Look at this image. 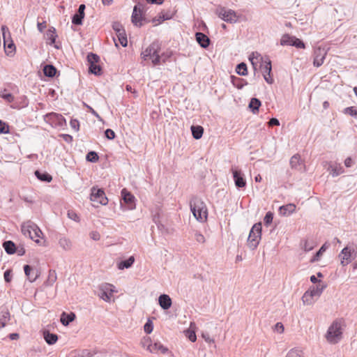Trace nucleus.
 <instances>
[{
    "label": "nucleus",
    "instance_id": "72a5a7b5",
    "mask_svg": "<svg viewBox=\"0 0 357 357\" xmlns=\"http://www.w3.org/2000/svg\"><path fill=\"white\" fill-rule=\"evenodd\" d=\"M84 13H77L72 17V23L75 25H82L83 24V20L84 18Z\"/></svg>",
    "mask_w": 357,
    "mask_h": 357
},
{
    "label": "nucleus",
    "instance_id": "cd10ccee",
    "mask_svg": "<svg viewBox=\"0 0 357 357\" xmlns=\"http://www.w3.org/2000/svg\"><path fill=\"white\" fill-rule=\"evenodd\" d=\"M56 71V68L52 64H47L43 68V73L48 77H54Z\"/></svg>",
    "mask_w": 357,
    "mask_h": 357
},
{
    "label": "nucleus",
    "instance_id": "39448f33",
    "mask_svg": "<svg viewBox=\"0 0 357 357\" xmlns=\"http://www.w3.org/2000/svg\"><path fill=\"white\" fill-rule=\"evenodd\" d=\"M261 223H255L251 230L248 238V246L252 250L257 248L261 236Z\"/></svg>",
    "mask_w": 357,
    "mask_h": 357
},
{
    "label": "nucleus",
    "instance_id": "423d86ee",
    "mask_svg": "<svg viewBox=\"0 0 357 357\" xmlns=\"http://www.w3.org/2000/svg\"><path fill=\"white\" fill-rule=\"evenodd\" d=\"M215 14L227 23H236L238 20V16L234 10L225 7L220 6L218 8Z\"/></svg>",
    "mask_w": 357,
    "mask_h": 357
},
{
    "label": "nucleus",
    "instance_id": "ddd939ff",
    "mask_svg": "<svg viewBox=\"0 0 357 357\" xmlns=\"http://www.w3.org/2000/svg\"><path fill=\"white\" fill-rule=\"evenodd\" d=\"M326 54L327 52L324 48L320 47L316 48L314 51V66L320 67L324 61Z\"/></svg>",
    "mask_w": 357,
    "mask_h": 357
},
{
    "label": "nucleus",
    "instance_id": "a878e982",
    "mask_svg": "<svg viewBox=\"0 0 357 357\" xmlns=\"http://www.w3.org/2000/svg\"><path fill=\"white\" fill-rule=\"evenodd\" d=\"M3 247L6 252L8 255H13L16 252L15 244L11 241H6L3 243Z\"/></svg>",
    "mask_w": 357,
    "mask_h": 357
},
{
    "label": "nucleus",
    "instance_id": "bf43d9fd",
    "mask_svg": "<svg viewBox=\"0 0 357 357\" xmlns=\"http://www.w3.org/2000/svg\"><path fill=\"white\" fill-rule=\"evenodd\" d=\"M185 335L188 337V338L192 342H195L197 340V336L195 334V332L191 330H186L185 331Z\"/></svg>",
    "mask_w": 357,
    "mask_h": 357
},
{
    "label": "nucleus",
    "instance_id": "2f4dec72",
    "mask_svg": "<svg viewBox=\"0 0 357 357\" xmlns=\"http://www.w3.org/2000/svg\"><path fill=\"white\" fill-rule=\"evenodd\" d=\"M191 131L193 137L196 139H199L203 135L204 128L200 126H192Z\"/></svg>",
    "mask_w": 357,
    "mask_h": 357
},
{
    "label": "nucleus",
    "instance_id": "de8ad7c7",
    "mask_svg": "<svg viewBox=\"0 0 357 357\" xmlns=\"http://www.w3.org/2000/svg\"><path fill=\"white\" fill-rule=\"evenodd\" d=\"M112 29L116 32V35L119 34V33H123V31H125L123 25L119 22H113Z\"/></svg>",
    "mask_w": 357,
    "mask_h": 357
},
{
    "label": "nucleus",
    "instance_id": "49530a36",
    "mask_svg": "<svg viewBox=\"0 0 357 357\" xmlns=\"http://www.w3.org/2000/svg\"><path fill=\"white\" fill-rule=\"evenodd\" d=\"M6 90L3 92L0 91V97L4 99L8 102H12L14 101V96L10 93H6Z\"/></svg>",
    "mask_w": 357,
    "mask_h": 357
},
{
    "label": "nucleus",
    "instance_id": "393cba45",
    "mask_svg": "<svg viewBox=\"0 0 357 357\" xmlns=\"http://www.w3.org/2000/svg\"><path fill=\"white\" fill-rule=\"evenodd\" d=\"M290 165L291 168L296 169H300L301 166L302 165V161L301 160V156L299 154H295L294 155L289 161Z\"/></svg>",
    "mask_w": 357,
    "mask_h": 357
},
{
    "label": "nucleus",
    "instance_id": "e433bc0d",
    "mask_svg": "<svg viewBox=\"0 0 357 357\" xmlns=\"http://www.w3.org/2000/svg\"><path fill=\"white\" fill-rule=\"evenodd\" d=\"M46 36L47 40L50 41V44L54 43L56 41V38L57 37L55 28L52 26L49 28L47 31Z\"/></svg>",
    "mask_w": 357,
    "mask_h": 357
},
{
    "label": "nucleus",
    "instance_id": "c03bdc74",
    "mask_svg": "<svg viewBox=\"0 0 357 357\" xmlns=\"http://www.w3.org/2000/svg\"><path fill=\"white\" fill-rule=\"evenodd\" d=\"M2 318L0 319V328H3L10 319V313L8 311L2 312Z\"/></svg>",
    "mask_w": 357,
    "mask_h": 357
},
{
    "label": "nucleus",
    "instance_id": "79ce46f5",
    "mask_svg": "<svg viewBox=\"0 0 357 357\" xmlns=\"http://www.w3.org/2000/svg\"><path fill=\"white\" fill-rule=\"evenodd\" d=\"M286 357H303V353L302 350L295 348L291 349Z\"/></svg>",
    "mask_w": 357,
    "mask_h": 357
},
{
    "label": "nucleus",
    "instance_id": "c756f323",
    "mask_svg": "<svg viewBox=\"0 0 357 357\" xmlns=\"http://www.w3.org/2000/svg\"><path fill=\"white\" fill-rule=\"evenodd\" d=\"M261 101L257 98H252L249 103V108L252 113L256 114L259 112V107L261 106Z\"/></svg>",
    "mask_w": 357,
    "mask_h": 357
},
{
    "label": "nucleus",
    "instance_id": "603ef678",
    "mask_svg": "<svg viewBox=\"0 0 357 357\" xmlns=\"http://www.w3.org/2000/svg\"><path fill=\"white\" fill-rule=\"evenodd\" d=\"M291 45L298 49L305 48V45L303 41L296 37L294 39V43H291Z\"/></svg>",
    "mask_w": 357,
    "mask_h": 357
},
{
    "label": "nucleus",
    "instance_id": "20e7f679",
    "mask_svg": "<svg viewBox=\"0 0 357 357\" xmlns=\"http://www.w3.org/2000/svg\"><path fill=\"white\" fill-rule=\"evenodd\" d=\"M21 229L25 236L29 237L37 243L40 242L38 238L40 237L43 232L34 222L31 220L27 221L22 225Z\"/></svg>",
    "mask_w": 357,
    "mask_h": 357
},
{
    "label": "nucleus",
    "instance_id": "6ab92c4d",
    "mask_svg": "<svg viewBox=\"0 0 357 357\" xmlns=\"http://www.w3.org/2000/svg\"><path fill=\"white\" fill-rule=\"evenodd\" d=\"M158 303L163 310L169 309L172 303L171 298L167 294H161L158 298Z\"/></svg>",
    "mask_w": 357,
    "mask_h": 357
},
{
    "label": "nucleus",
    "instance_id": "09e8293b",
    "mask_svg": "<svg viewBox=\"0 0 357 357\" xmlns=\"http://www.w3.org/2000/svg\"><path fill=\"white\" fill-rule=\"evenodd\" d=\"M160 14L161 15V21H165L172 19L174 15V12L171 10L162 11Z\"/></svg>",
    "mask_w": 357,
    "mask_h": 357
},
{
    "label": "nucleus",
    "instance_id": "8fccbe9b",
    "mask_svg": "<svg viewBox=\"0 0 357 357\" xmlns=\"http://www.w3.org/2000/svg\"><path fill=\"white\" fill-rule=\"evenodd\" d=\"M273 213L271 211L267 212L264 218V225L268 226L273 222Z\"/></svg>",
    "mask_w": 357,
    "mask_h": 357
},
{
    "label": "nucleus",
    "instance_id": "b1692460",
    "mask_svg": "<svg viewBox=\"0 0 357 357\" xmlns=\"http://www.w3.org/2000/svg\"><path fill=\"white\" fill-rule=\"evenodd\" d=\"M75 319V314L73 312L67 314L63 312L61 316V322L63 326H68L70 322L73 321Z\"/></svg>",
    "mask_w": 357,
    "mask_h": 357
},
{
    "label": "nucleus",
    "instance_id": "37998d69",
    "mask_svg": "<svg viewBox=\"0 0 357 357\" xmlns=\"http://www.w3.org/2000/svg\"><path fill=\"white\" fill-rule=\"evenodd\" d=\"M312 295H311L310 292L307 290L302 296V301L304 305H310L312 303Z\"/></svg>",
    "mask_w": 357,
    "mask_h": 357
},
{
    "label": "nucleus",
    "instance_id": "2eb2a0df",
    "mask_svg": "<svg viewBox=\"0 0 357 357\" xmlns=\"http://www.w3.org/2000/svg\"><path fill=\"white\" fill-rule=\"evenodd\" d=\"M260 67L261 68L262 74L265 81L268 84H272L273 82V79L271 76L272 70L271 60L268 59V61H265L264 64H261Z\"/></svg>",
    "mask_w": 357,
    "mask_h": 357
},
{
    "label": "nucleus",
    "instance_id": "412c9836",
    "mask_svg": "<svg viewBox=\"0 0 357 357\" xmlns=\"http://www.w3.org/2000/svg\"><path fill=\"white\" fill-rule=\"evenodd\" d=\"M296 210V206L294 204L283 205L279 208V212L282 215L286 216L293 213Z\"/></svg>",
    "mask_w": 357,
    "mask_h": 357
},
{
    "label": "nucleus",
    "instance_id": "f8f14e48",
    "mask_svg": "<svg viewBox=\"0 0 357 357\" xmlns=\"http://www.w3.org/2000/svg\"><path fill=\"white\" fill-rule=\"evenodd\" d=\"M114 286L105 283L100 287L99 296L106 302H109L112 296V294L115 292Z\"/></svg>",
    "mask_w": 357,
    "mask_h": 357
},
{
    "label": "nucleus",
    "instance_id": "5fc2aeb1",
    "mask_svg": "<svg viewBox=\"0 0 357 357\" xmlns=\"http://www.w3.org/2000/svg\"><path fill=\"white\" fill-rule=\"evenodd\" d=\"M56 280V273L54 271H50L47 282L50 285H52Z\"/></svg>",
    "mask_w": 357,
    "mask_h": 357
},
{
    "label": "nucleus",
    "instance_id": "c9c22d12",
    "mask_svg": "<svg viewBox=\"0 0 357 357\" xmlns=\"http://www.w3.org/2000/svg\"><path fill=\"white\" fill-rule=\"evenodd\" d=\"M59 244L65 250H69L72 246L70 239L66 237H61L59 240Z\"/></svg>",
    "mask_w": 357,
    "mask_h": 357
},
{
    "label": "nucleus",
    "instance_id": "dca6fc26",
    "mask_svg": "<svg viewBox=\"0 0 357 357\" xmlns=\"http://www.w3.org/2000/svg\"><path fill=\"white\" fill-rule=\"evenodd\" d=\"M24 271L28 280L33 282L39 277V273L37 270L33 269L31 266L26 264L24 266Z\"/></svg>",
    "mask_w": 357,
    "mask_h": 357
},
{
    "label": "nucleus",
    "instance_id": "f3484780",
    "mask_svg": "<svg viewBox=\"0 0 357 357\" xmlns=\"http://www.w3.org/2000/svg\"><path fill=\"white\" fill-rule=\"evenodd\" d=\"M195 38L202 48L206 49L208 47L211 40L206 34L202 32H197L195 33Z\"/></svg>",
    "mask_w": 357,
    "mask_h": 357
},
{
    "label": "nucleus",
    "instance_id": "bb28decb",
    "mask_svg": "<svg viewBox=\"0 0 357 357\" xmlns=\"http://www.w3.org/2000/svg\"><path fill=\"white\" fill-rule=\"evenodd\" d=\"M326 287V284H319L317 286L311 287L308 291L312 296H320L324 289Z\"/></svg>",
    "mask_w": 357,
    "mask_h": 357
},
{
    "label": "nucleus",
    "instance_id": "6e6d98bb",
    "mask_svg": "<svg viewBox=\"0 0 357 357\" xmlns=\"http://www.w3.org/2000/svg\"><path fill=\"white\" fill-rule=\"evenodd\" d=\"M344 113L349 114L351 116L357 117V109L354 107H348L344 109Z\"/></svg>",
    "mask_w": 357,
    "mask_h": 357
},
{
    "label": "nucleus",
    "instance_id": "aec40b11",
    "mask_svg": "<svg viewBox=\"0 0 357 357\" xmlns=\"http://www.w3.org/2000/svg\"><path fill=\"white\" fill-rule=\"evenodd\" d=\"M134 10L132 11V16H131V21L132 24L138 27H141L144 22H146L145 17L143 16V13L140 12H137L135 17L134 18Z\"/></svg>",
    "mask_w": 357,
    "mask_h": 357
},
{
    "label": "nucleus",
    "instance_id": "f257e3e1",
    "mask_svg": "<svg viewBox=\"0 0 357 357\" xmlns=\"http://www.w3.org/2000/svg\"><path fill=\"white\" fill-rule=\"evenodd\" d=\"M160 50V43L159 41H153L146 47L141 54V56L144 60L151 59L154 66H158L162 63H165L171 56L172 52H166L159 54Z\"/></svg>",
    "mask_w": 357,
    "mask_h": 357
},
{
    "label": "nucleus",
    "instance_id": "a211bd4d",
    "mask_svg": "<svg viewBox=\"0 0 357 357\" xmlns=\"http://www.w3.org/2000/svg\"><path fill=\"white\" fill-rule=\"evenodd\" d=\"M148 350L151 353L158 354H165L168 351V349L163 346L160 342H154L152 344H148Z\"/></svg>",
    "mask_w": 357,
    "mask_h": 357
},
{
    "label": "nucleus",
    "instance_id": "58836bf2",
    "mask_svg": "<svg viewBox=\"0 0 357 357\" xmlns=\"http://www.w3.org/2000/svg\"><path fill=\"white\" fill-rule=\"evenodd\" d=\"M236 72L239 75H242V76L246 75L248 74L247 65L243 62L238 64L236 66Z\"/></svg>",
    "mask_w": 357,
    "mask_h": 357
},
{
    "label": "nucleus",
    "instance_id": "9b49d317",
    "mask_svg": "<svg viewBox=\"0 0 357 357\" xmlns=\"http://www.w3.org/2000/svg\"><path fill=\"white\" fill-rule=\"evenodd\" d=\"M122 201L121 205L122 207H125L126 209L131 210L135 207V197L128 192L126 188L121 190Z\"/></svg>",
    "mask_w": 357,
    "mask_h": 357
},
{
    "label": "nucleus",
    "instance_id": "7ed1b4c3",
    "mask_svg": "<svg viewBox=\"0 0 357 357\" xmlns=\"http://www.w3.org/2000/svg\"><path fill=\"white\" fill-rule=\"evenodd\" d=\"M343 328L340 320L334 321L326 334L327 341L331 344L338 343L342 338Z\"/></svg>",
    "mask_w": 357,
    "mask_h": 357
},
{
    "label": "nucleus",
    "instance_id": "a19ab883",
    "mask_svg": "<svg viewBox=\"0 0 357 357\" xmlns=\"http://www.w3.org/2000/svg\"><path fill=\"white\" fill-rule=\"evenodd\" d=\"M87 61L89 63V65L99 63L100 61V56L94 53H89L87 55Z\"/></svg>",
    "mask_w": 357,
    "mask_h": 357
},
{
    "label": "nucleus",
    "instance_id": "338daca9",
    "mask_svg": "<svg viewBox=\"0 0 357 357\" xmlns=\"http://www.w3.org/2000/svg\"><path fill=\"white\" fill-rule=\"evenodd\" d=\"M11 273L12 271L10 269H8L4 272L3 277L6 282H10L11 281Z\"/></svg>",
    "mask_w": 357,
    "mask_h": 357
},
{
    "label": "nucleus",
    "instance_id": "9d476101",
    "mask_svg": "<svg viewBox=\"0 0 357 357\" xmlns=\"http://www.w3.org/2000/svg\"><path fill=\"white\" fill-rule=\"evenodd\" d=\"M356 257V253L354 248L346 246L344 248L340 253L339 254V258L341 260V264L344 266L348 265Z\"/></svg>",
    "mask_w": 357,
    "mask_h": 357
},
{
    "label": "nucleus",
    "instance_id": "1a4fd4ad",
    "mask_svg": "<svg viewBox=\"0 0 357 357\" xmlns=\"http://www.w3.org/2000/svg\"><path fill=\"white\" fill-rule=\"evenodd\" d=\"M90 199L92 202H96L103 206L107 205L108 203V199L106 197L104 190L96 187L91 188Z\"/></svg>",
    "mask_w": 357,
    "mask_h": 357
},
{
    "label": "nucleus",
    "instance_id": "4c0bfd02",
    "mask_svg": "<svg viewBox=\"0 0 357 357\" xmlns=\"http://www.w3.org/2000/svg\"><path fill=\"white\" fill-rule=\"evenodd\" d=\"M329 244L327 243H325L320 249L315 253V255L313 256L312 259H311L312 262H314L317 261H319V257L321 256L324 252L328 248Z\"/></svg>",
    "mask_w": 357,
    "mask_h": 357
},
{
    "label": "nucleus",
    "instance_id": "4be33fe9",
    "mask_svg": "<svg viewBox=\"0 0 357 357\" xmlns=\"http://www.w3.org/2000/svg\"><path fill=\"white\" fill-rule=\"evenodd\" d=\"M135 261L134 256L129 257L127 259L122 260L118 263L117 267L119 270L130 268Z\"/></svg>",
    "mask_w": 357,
    "mask_h": 357
},
{
    "label": "nucleus",
    "instance_id": "6e6552de",
    "mask_svg": "<svg viewBox=\"0 0 357 357\" xmlns=\"http://www.w3.org/2000/svg\"><path fill=\"white\" fill-rule=\"evenodd\" d=\"M44 121L52 127H63L66 124L65 118L60 114L50 112L44 116Z\"/></svg>",
    "mask_w": 357,
    "mask_h": 357
},
{
    "label": "nucleus",
    "instance_id": "864d4df0",
    "mask_svg": "<svg viewBox=\"0 0 357 357\" xmlns=\"http://www.w3.org/2000/svg\"><path fill=\"white\" fill-rule=\"evenodd\" d=\"M97 352L96 351H91L89 349H83L81 351L80 357H93Z\"/></svg>",
    "mask_w": 357,
    "mask_h": 357
},
{
    "label": "nucleus",
    "instance_id": "f704fd0d",
    "mask_svg": "<svg viewBox=\"0 0 357 357\" xmlns=\"http://www.w3.org/2000/svg\"><path fill=\"white\" fill-rule=\"evenodd\" d=\"M296 36H290L289 34H284L280 40V45L282 46L289 45L292 46L291 43H294V39Z\"/></svg>",
    "mask_w": 357,
    "mask_h": 357
},
{
    "label": "nucleus",
    "instance_id": "e2e57ef3",
    "mask_svg": "<svg viewBox=\"0 0 357 357\" xmlns=\"http://www.w3.org/2000/svg\"><path fill=\"white\" fill-rule=\"evenodd\" d=\"M68 217L71 219V220H75V222H79V216L77 215V214L73 211H68Z\"/></svg>",
    "mask_w": 357,
    "mask_h": 357
},
{
    "label": "nucleus",
    "instance_id": "0e129e2a",
    "mask_svg": "<svg viewBox=\"0 0 357 357\" xmlns=\"http://www.w3.org/2000/svg\"><path fill=\"white\" fill-rule=\"evenodd\" d=\"M144 4L143 3H137V5H135L134 6V8H133V10H134V18L135 17V15H136V13L137 12H140V13H143V10H144Z\"/></svg>",
    "mask_w": 357,
    "mask_h": 357
},
{
    "label": "nucleus",
    "instance_id": "0eeeda50",
    "mask_svg": "<svg viewBox=\"0 0 357 357\" xmlns=\"http://www.w3.org/2000/svg\"><path fill=\"white\" fill-rule=\"evenodd\" d=\"M1 31L3 38L5 53L7 56H12L15 52V45L12 40H10V42L8 40V39H10V38L8 27L3 25L1 26Z\"/></svg>",
    "mask_w": 357,
    "mask_h": 357
},
{
    "label": "nucleus",
    "instance_id": "ea45409f",
    "mask_svg": "<svg viewBox=\"0 0 357 357\" xmlns=\"http://www.w3.org/2000/svg\"><path fill=\"white\" fill-rule=\"evenodd\" d=\"M86 160L88 162H96L99 160V156L96 151H91L86 155Z\"/></svg>",
    "mask_w": 357,
    "mask_h": 357
},
{
    "label": "nucleus",
    "instance_id": "680f3d73",
    "mask_svg": "<svg viewBox=\"0 0 357 357\" xmlns=\"http://www.w3.org/2000/svg\"><path fill=\"white\" fill-rule=\"evenodd\" d=\"M70 127L75 131H78L79 129V122L77 119H71L70 121Z\"/></svg>",
    "mask_w": 357,
    "mask_h": 357
},
{
    "label": "nucleus",
    "instance_id": "473e14b6",
    "mask_svg": "<svg viewBox=\"0 0 357 357\" xmlns=\"http://www.w3.org/2000/svg\"><path fill=\"white\" fill-rule=\"evenodd\" d=\"M89 72L95 75H100L102 73V69L98 63L89 65Z\"/></svg>",
    "mask_w": 357,
    "mask_h": 357
},
{
    "label": "nucleus",
    "instance_id": "f03ea898",
    "mask_svg": "<svg viewBox=\"0 0 357 357\" xmlns=\"http://www.w3.org/2000/svg\"><path fill=\"white\" fill-rule=\"evenodd\" d=\"M190 211L195 219L201 222H205L208 216V209L203 200L193 197L190 202Z\"/></svg>",
    "mask_w": 357,
    "mask_h": 357
},
{
    "label": "nucleus",
    "instance_id": "69168bd1",
    "mask_svg": "<svg viewBox=\"0 0 357 357\" xmlns=\"http://www.w3.org/2000/svg\"><path fill=\"white\" fill-rule=\"evenodd\" d=\"M195 238L198 243H204L205 242L204 236L199 232L195 233Z\"/></svg>",
    "mask_w": 357,
    "mask_h": 357
},
{
    "label": "nucleus",
    "instance_id": "4d7b16f0",
    "mask_svg": "<svg viewBox=\"0 0 357 357\" xmlns=\"http://www.w3.org/2000/svg\"><path fill=\"white\" fill-rule=\"evenodd\" d=\"M153 322L150 319H149L147 321V322L144 326V330L145 333H146L147 334H150L153 331Z\"/></svg>",
    "mask_w": 357,
    "mask_h": 357
},
{
    "label": "nucleus",
    "instance_id": "c85d7f7f",
    "mask_svg": "<svg viewBox=\"0 0 357 357\" xmlns=\"http://www.w3.org/2000/svg\"><path fill=\"white\" fill-rule=\"evenodd\" d=\"M231 82L234 86L238 89H241L245 85L247 84V82L245 79L235 77L234 75L231 76Z\"/></svg>",
    "mask_w": 357,
    "mask_h": 357
},
{
    "label": "nucleus",
    "instance_id": "774afa93",
    "mask_svg": "<svg viewBox=\"0 0 357 357\" xmlns=\"http://www.w3.org/2000/svg\"><path fill=\"white\" fill-rule=\"evenodd\" d=\"M331 167L332 168L331 174L333 175V176H337L342 172L341 167H333L332 166Z\"/></svg>",
    "mask_w": 357,
    "mask_h": 357
},
{
    "label": "nucleus",
    "instance_id": "13d9d810",
    "mask_svg": "<svg viewBox=\"0 0 357 357\" xmlns=\"http://www.w3.org/2000/svg\"><path fill=\"white\" fill-rule=\"evenodd\" d=\"M83 105L85 107L88 112H90L91 114H93L95 117H96L98 119L101 120L100 116L98 114V113L95 111L91 106L87 105L86 102H83Z\"/></svg>",
    "mask_w": 357,
    "mask_h": 357
},
{
    "label": "nucleus",
    "instance_id": "7c9ffc66",
    "mask_svg": "<svg viewBox=\"0 0 357 357\" xmlns=\"http://www.w3.org/2000/svg\"><path fill=\"white\" fill-rule=\"evenodd\" d=\"M35 175L36 178L41 181L49 183L52 180V176L47 172H41L39 170H36Z\"/></svg>",
    "mask_w": 357,
    "mask_h": 357
},
{
    "label": "nucleus",
    "instance_id": "3c124183",
    "mask_svg": "<svg viewBox=\"0 0 357 357\" xmlns=\"http://www.w3.org/2000/svg\"><path fill=\"white\" fill-rule=\"evenodd\" d=\"M10 132L9 126L0 120V134H8Z\"/></svg>",
    "mask_w": 357,
    "mask_h": 357
},
{
    "label": "nucleus",
    "instance_id": "052dcab7",
    "mask_svg": "<svg viewBox=\"0 0 357 357\" xmlns=\"http://www.w3.org/2000/svg\"><path fill=\"white\" fill-rule=\"evenodd\" d=\"M105 136L108 139H114L116 135L115 132L112 129L107 128L105 131Z\"/></svg>",
    "mask_w": 357,
    "mask_h": 357
},
{
    "label": "nucleus",
    "instance_id": "5701e85b",
    "mask_svg": "<svg viewBox=\"0 0 357 357\" xmlns=\"http://www.w3.org/2000/svg\"><path fill=\"white\" fill-rule=\"evenodd\" d=\"M43 337L45 342L49 345H52L55 344L58 340V335L55 333H52L48 331H45L43 333Z\"/></svg>",
    "mask_w": 357,
    "mask_h": 357
},
{
    "label": "nucleus",
    "instance_id": "4468645a",
    "mask_svg": "<svg viewBox=\"0 0 357 357\" xmlns=\"http://www.w3.org/2000/svg\"><path fill=\"white\" fill-rule=\"evenodd\" d=\"M233 178L234 181L235 185L238 188H245L246 185V181L244 178V175L241 170L238 169H231Z\"/></svg>",
    "mask_w": 357,
    "mask_h": 357
},
{
    "label": "nucleus",
    "instance_id": "a18cd8bd",
    "mask_svg": "<svg viewBox=\"0 0 357 357\" xmlns=\"http://www.w3.org/2000/svg\"><path fill=\"white\" fill-rule=\"evenodd\" d=\"M118 40L120 43V44L123 47H126L128 45V40L126 34V31H123V33H119V34L116 35Z\"/></svg>",
    "mask_w": 357,
    "mask_h": 357
}]
</instances>
